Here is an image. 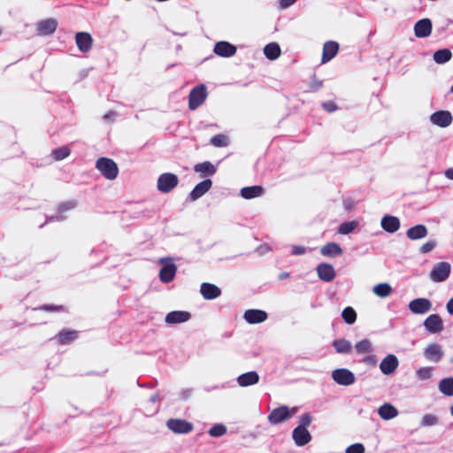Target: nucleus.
Returning <instances> with one entry per match:
<instances>
[{"instance_id":"46","label":"nucleus","mask_w":453,"mask_h":453,"mask_svg":"<svg viewBox=\"0 0 453 453\" xmlns=\"http://www.w3.org/2000/svg\"><path fill=\"white\" fill-rule=\"evenodd\" d=\"M438 423V418L437 416L434 414H426L422 418L421 425L423 426H435Z\"/></svg>"},{"instance_id":"57","label":"nucleus","mask_w":453,"mask_h":453,"mask_svg":"<svg viewBox=\"0 0 453 453\" xmlns=\"http://www.w3.org/2000/svg\"><path fill=\"white\" fill-rule=\"evenodd\" d=\"M365 362L366 363H371V364H375L376 363V359H375V357L374 356H368L366 357L365 359H364Z\"/></svg>"},{"instance_id":"17","label":"nucleus","mask_w":453,"mask_h":453,"mask_svg":"<svg viewBox=\"0 0 453 453\" xmlns=\"http://www.w3.org/2000/svg\"><path fill=\"white\" fill-rule=\"evenodd\" d=\"M432 33V22L429 19H422L414 26V34L418 38H425Z\"/></svg>"},{"instance_id":"12","label":"nucleus","mask_w":453,"mask_h":453,"mask_svg":"<svg viewBox=\"0 0 453 453\" xmlns=\"http://www.w3.org/2000/svg\"><path fill=\"white\" fill-rule=\"evenodd\" d=\"M424 357L431 362L438 363L443 357L441 346L438 343H430L424 350Z\"/></svg>"},{"instance_id":"3","label":"nucleus","mask_w":453,"mask_h":453,"mask_svg":"<svg viewBox=\"0 0 453 453\" xmlns=\"http://www.w3.org/2000/svg\"><path fill=\"white\" fill-rule=\"evenodd\" d=\"M206 86L202 84L193 88L188 96V108L192 111L198 108L206 99Z\"/></svg>"},{"instance_id":"18","label":"nucleus","mask_w":453,"mask_h":453,"mask_svg":"<svg viewBox=\"0 0 453 453\" xmlns=\"http://www.w3.org/2000/svg\"><path fill=\"white\" fill-rule=\"evenodd\" d=\"M212 186V181L210 179H205L195 186L189 194L192 201H196L208 192Z\"/></svg>"},{"instance_id":"58","label":"nucleus","mask_w":453,"mask_h":453,"mask_svg":"<svg viewBox=\"0 0 453 453\" xmlns=\"http://www.w3.org/2000/svg\"><path fill=\"white\" fill-rule=\"evenodd\" d=\"M288 277H289V273H283L279 275V279H280V280H283V279L288 278Z\"/></svg>"},{"instance_id":"28","label":"nucleus","mask_w":453,"mask_h":453,"mask_svg":"<svg viewBox=\"0 0 453 453\" xmlns=\"http://www.w3.org/2000/svg\"><path fill=\"white\" fill-rule=\"evenodd\" d=\"M428 230L424 225H416L409 228L406 232V235L410 240H418L427 235Z\"/></svg>"},{"instance_id":"50","label":"nucleus","mask_w":453,"mask_h":453,"mask_svg":"<svg viewBox=\"0 0 453 453\" xmlns=\"http://www.w3.org/2000/svg\"><path fill=\"white\" fill-rule=\"evenodd\" d=\"M311 423V416L310 413H304L300 417V425L298 427H304L306 428L309 426Z\"/></svg>"},{"instance_id":"27","label":"nucleus","mask_w":453,"mask_h":453,"mask_svg":"<svg viewBox=\"0 0 453 453\" xmlns=\"http://www.w3.org/2000/svg\"><path fill=\"white\" fill-rule=\"evenodd\" d=\"M320 253L324 257H334L337 256H341L343 253L341 246L336 242H327L324 246H322L320 250Z\"/></svg>"},{"instance_id":"15","label":"nucleus","mask_w":453,"mask_h":453,"mask_svg":"<svg viewBox=\"0 0 453 453\" xmlns=\"http://www.w3.org/2000/svg\"><path fill=\"white\" fill-rule=\"evenodd\" d=\"M236 47L225 41L218 42L214 46V52L220 57L230 58L236 53Z\"/></svg>"},{"instance_id":"42","label":"nucleus","mask_w":453,"mask_h":453,"mask_svg":"<svg viewBox=\"0 0 453 453\" xmlns=\"http://www.w3.org/2000/svg\"><path fill=\"white\" fill-rule=\"evenodd\" d=\"M208 433L211 437H220L226 433V427L222 424H216L210 428Z\"/></svg>"},{"instance_id":"6","label":"nucleus","mask_w":453,"mask_h":453,"mask_svg":"<svg viewBox=\"0 0 453 453\" xmlns=\"http://www.w3.org/2000/svg\"><path fill=\"white\" fill-rule=\"evenodd\" d=\"M333 380L342 386H349L355 382V376L352 372L345 368H340L333 371Z\"/></svg>"},{"instance_id":"7","label":"nucleus","mask_w":453,"mask_h":453,"mask_svg":"<svg viewBox=\"0 0 453 453\" xmlns=\"http://www.w3.org/2000/svg\"><path fill=\"white\" fill-rule=\"evenodd\" d=\"M58 27V21L55 19H46L39 21L36 25V35L46 36L52 35Z\"/></svg>"},{"instance_id":"39","label":"nucleus","mask_w":453,"mask_h":453,"mask_svg":"<svg viewBox=\"0 0 453 453\" xmlns=\"http://www.w3.org/2000/svg\"><path fill=\"white\" fill-rule=\"evenodd\" d=\"M71 153L68 146H62L52 150V157L55 160L59 161L67 157Z\"/></svg>"},{"instance_id":"32","label":"nucleus","mask_w":453,"mask_h":453,"mask_svg":"<svg viewBox=\"0 0 453 453\" xmlns=\"http://www.w3.org/2000/svg\"><path fill=\"white\" fill-rule=\"evenodd\" d=\"M78 337V332L75 330H62L58 334V341L60 344L65 345L72 342Z\"/></svg>"},{"instance_id":"26","label":"nucleus","mask_w":453,"mask_h":453,"mask_svg":"<svg viewBox=\"0 0 453 453\" xmlns=\"http://www.w3.org/2000/svg\"><path fill=\"white\" fill-rule=\"evenodd\" d=\"M259 381V375L257 372L251 371L241 374L237 378V382L241 387H249L257 384Z\"/></svg>"},{"instance_id":"21","label":"nucleus","mask_w":453,"mask_h":453,"mask_svg":"<svg viewBox=\"0 0 453 453\" xmlns=\"http://www.w3.org/2000/svg\"><path fill=\"white\" fill-rule=\"evenodd\" d=\"M244 319L249 324H257L264 322L267 319V313L262 310H247L243 315Z\"/></svg>"},{"instance_id":"40","label":"nucleus","mask_w":453,"mask_h":453,"mask_svg":"<svg viewBox=\"0 0 453 453\" xmlns=\"http://www.w3.org/2000/svg\"><path fill=\"white\" fill-rule=\"evenodd\" d=\"M342 317L347 324L351 325L357 320V312L352 307L349 306L343 309Z\"/></svg>"},{"instance_id":"29","label":"nucleus","mask_w":453,"mask_h":453,"mask_svg":"<svg viewBox=\"0 0 453 453\" xmlns=\"http://www.w3.org/2000/svg\"><path fill=\"white\" fill-rule=\"evenodd\" d=\"M240 193L244 199H252L261 196L264 193V188L258 185L244 187Z\"/></svg>"},{"instance_id":"19","label":"nucleus","mask_w":453,"mask_h":453,"mask_svg":"<svg viewBox=\"0 0 453 453\" xmlns=\"http://www.w3.org/2000/svg\"><path fill=\"white\" fill-rule=\"evenodd\" d=\"M292 438L297 446H304L311 441V435L306 428L296 426L293 430Z\"/></svg>"},{"instance_id":"31","label":"nucleus","mask_w":453,"mask_h":453,"mask_svg":"<svg viewBox=\"0 0 453 453\" xmlns=\"http://www.w3.org/2000/svg\"><path fill=\"white\" fill-rule=\"evenodd\" d=\"M281 53L280 45L277 42H270L264 48L265 56L270 60L277 59Z\"/></svg>"},{"instance_id":"52","label":"nucleus","mask_w":453,"mask_h":453,"mask_svg":"<svg viewBox=\"0 0 453 453\" xmlns=\"http://www.w3.org/2000/svg\"><path fill=\"white\" fill-rule=\"evenodd\" d=\"M435 246L436 242L434 241H428L420 247V251L424 254L428 253L433 250Z\"/></svg>"},{"instance_id":"11","label":"nucleus","mask_w":453,"mask_h":453,"mask_svg":"<svg viewBox=\"0 0 453 453\" xmlns=\"http://www.w3.org/2000/svg\"><path fill=\"white\" fill-rule=\"evenodd\" d=\"M75 42L80 51L88 52L93 45V38L87 32H78L75 35Z\"/></svg>"},{"instance_id":"51","label":"nucleus","mask_w":453,"mask_h":453,"mask_svg":"<svg viewBox=\"0 0 453 453\" xmlns=\"http://www.w3.org/2000/svg\"><path fill=\"white\" fill-rule=\"evenodd\" d=\"M322 108L327 112H334L338 109L337 104L331 100L324 102L322 104Z\"/></svg>"},{"instance_id":"49","label":"nucleus","mask_w":453,"mask_h":453,"mask_svg":"<svg viewBox=\"0 0 453 453\" xmlns=\"http://www.w3.org/2000/svg\"><path fill=\"white\" fill-rule=\"evenodd\" d=\"M345 453H365V447L362 443H354L346 449Z\"/></svg>"},{"instance_id":"55","label":"nucleus","mask_w":453,"mask_h":453,"mask_svg":"<svg viewBox=\"0 0 453 453\" xmlns=\"http://www.w3.org/2000/svg\"><path fill=\"white\" fill-rule=\"evenodd\" d=\"M446 309L449 314L453 316V297L449 300V302L446 304Z\"/></svg>"},{"instance_id":"35","label":"nucleus","mask_w":453,"mask_h":453,"mask_svg":"<svg viewBox=\"0 0 453 453\" xmlns=\"http://www.w3.org/2000/svg\"><path fill=\"white\" fill-rule=\"evenodd\" d=\"M452 58V53L449 49H441L434 53L433 58L437 64H444L449 61Z\"/></svg>"},{"instance_id":"60","label":"nucleus","mask_w":453,"mask_h":453,"mask_svg":"<svg viewBox=\"0 0 453 453\" xmlns=\"http://www.w3.org/2000/svg\"><path fill=\"white\" fill-rule=\"evenodd\" d=\"M165 260H166L165 258H161L160 263L163 264Z\"/></svg>"},{"instance_id":"45","label":"nucleus","mask_w":453,"mask_h":453,"mask_svg":"<svg viewBox=\"0 0 453 453\" xmlns=\"http://www.w3.org/2000/svg\"><path fill=\"white\" fill-rule=\"evenodd\" d=\"M323 87V81L313 75L311 82L308 85L309 92H317Z\"/></svg>"},{"instance_id":"34","label":"nucleus","mask_w":453,"mask_h":453,"mask_svg":"<svg viewBox=\"0 0 453 453\" xmlns=\"http://www.w3.org/2000/svg\"><path fill=\"white\" fill-rule=\"evenodd\" d=\"M194 170L204 175H213L216 173V167L209 161L196 164Z\"/></svg>"},{"instance_id":"4","label":"nucleus","mask_w":453,"mask_h":453,"mask_svg":"<svg viewBox=\"0 0 453 453\" xmlns=\"http://www.w3.org/2000/svg\"><path fill=\"white\" fill-rule=\"evenodd\" d=\"M451 272V265L448 262L437 263L430 273V279L434 282L445 281Z\"/></svg>"},{"instance_id":"53","label":"nucleus","mask_w":453,"mask_h":453,"mask_svg":"<svg viewBox=\"0 0 453 453\" xmlns=\"http://www.w3.org/2000/svg\"><path fill=\"white\" fill-rule=\"evenodd\" d=\"M305 252H306L305 247L297 246V245L293 246L292 251H291L292 255H295V256L303 255Z\"/></svg>"},{"instance_id":"61","label":"nucleus","mask_w":453,"mask_h":453,"mask_svg":"<svg viewBox=\"0 0 453 453\" xmlns=\"http://www.w3.org/2000/svg\"><path fill=\"white\" fill-rule=\"evenodd\" d=\"M151 399H152L153 402H155L156 401V396H152Z\"/></svg>"},{"instance_id":"56","label":"nucleus","mask_w":453,"mask_h":453,"mask_svg":"<svg viewBox=\"0 0 453 453\" xmlns=\"http://www.w3.org/2000/svg\"><path fill=\"white\" fill-rule=\"evenodd\" d=\"M444 176H445L447 179L453 180V168H448V169L444 172Z\"/></svg>"},{"instance_id":"63","label":"nucleus","mask_w":453,"mask_h":453,"mask_svg":"<svg viewBox=\"0 0 453 453\" xmlns=\"http://www.w3.org/2000/svg\"><path fill=\"white\" fill-rule=\"evenodd\" d=\"M450 360H451V363L453 364V357H451V359H450Z\"/></svg>"},{"instance_id":"2","label":"nucleus","mask_w":453,"mask_h":453,"mask_svg":"<svg viewBox=\"0 0 453 453\" xmlns=\"http://www.w3.org/2000/svg\"><path fill=\"white\" fill-rule=\"evenodd\" d=\"M179 183L178 176L172 173H165L159 175L157 182V189L162 193H170Z\"/></svg>"},{"instance_id":"1","label":"nucleus","mask_w":453,"mask_h":453,"mask_svg":"<svg viewBox=\"0 0 453 453\" xmlns=\"http://www.w3.org/2000/svg\"><path fill=\"white\" fill-rule=\"evenodd\" d=\"M96 169L107 180H115L119 174L117 164L109 157H99L96 162Z\"/></svg>"},{"instance_id":"5","label":"nucleus","mask_w":453,"mask_h":453,"mask_svg":"<svg viewBox=\"0 0 453 453\" xmlns=\"http://www.w3.org/2000/svg\"><path fill=\"white\" fill-rule=\"evenodd\" d=\"M166 426L174 434H188L194 429L191 422L180 418L168 419Z\"/></svg>"},{"instance_id":"36","label":"nucleus","mask_w":453,"mask_h":453,"mask_svg":"<svg viewBox=\"0 0 453 453\" xmlns=\"http://www.w3.org/2000/svg\"><path fill=\"white\" fill-rule=\"evenodd\" d=\"M439 390L447 396H453V377L442 379L439 382Z\"/></svg>"},{"instance_id":"9","label":"nucleus","mask_w":453,"mask_h":453,"mask_svg":"<svg viewBox=\"0 0 453 453\" xmlns=\"http://www.w3.org/2000/svg\"><path fill=\"white\" fill-rule=\"evenodd\" d=\"M432 308V303L427 298H416L409 303V309L414 314H424Z\"/></svg>"},{"instance_id":"24","label":"nucleus","mask_w":453,"mask_h":453,"mask_svg":"<svg viewBox=\"0 0 453 453\" xmlns=\"http://www.w3.org/2000/svg\"><path fill=\"white\" fill-rule=\"evenodd\" d=\"M177 272V266L173 263H170L162 266L159 271V279L164 283H169L173 280Z\"/></svg>"},{"instance_id":"14","label":"nucleus","mask_w":453,"mask_h":453,"mask_svg":"<svg viewBox=\"0 0 453 453\" xmlns=\"http://www.w3.org/2000/svg\"><path fill=\"white\" fill-rule=\"evenodd\" d=\"M453 118L448 111H438L431 115V121L441 127H447L452 123Z\"/></svg>"},{"instance_id":"43","label":"nucleus","mask_w":453,"mask_h":453,"mask_svg":"<svg viewBox=\"0 0 453 453\" xmlns=\"http://www.w3.org/2000/svg\"><path fill=\"white\" fill-rule=\"evenodd\" d=\"M357 226V222L356 221L345 222L339 226L338 232L342 234H348L353 232Z\"/></svg>"},{"instance_id":"38","label":"nucleus","mask_w":453,"mask_h":453,"mask_svg":"<svg viewBox=\"0 0 453 453\" xmlns=\"http://www.w3.org/2000/svg\"><path fill=\"white\" fill-rule=\"evenodd\" d=\"M211 144L218 148L226 147L229 144V138L226 134H219L211 137Z\"/></svg>"},{"instance_id":"25","label":"nucleus","mask_w":453,"mask_h":453,"mask_svg":"<svg viewBox=\"0 0 453 453\" xmlns=\"http://www.w3.org/2000/svg\"><path fill=\"white\" fill-rule=\"evenodd\" d=\"M381 227L388 233H395L400 228V220L395 216L386 215L381 219Z\"/></svg>"},{"instance_id":"30","label":"nucleus","mask_w":453,"mask_h":453,"mask_svg":"<svg viewBox=\"0 0 453 453\" xmlns=\"http://www.w3.org/2000/svg\"><path fill=\"white\" fill-rule=\"evenodd\" d=\"M378 414L382 419L389 420L395 418L398 415V411L392 404L384 403L379 408Z\"/></svg>"},{"instance_id":"23","label":"nucleus","mask_w":453,"mask_h":453,"mask_svg":"<svg viewBox=\"0 0 453 453\" xmlns=\"http://www.w3.org/2000/svg\"><path fill=\"white\" fill-rule=\"evenodd\" d=\"M191 318L188 311H174L166 314L165 321L167 324H179L188 321Z\"/></svg>"},{"instance_id":"16","label":"nucleus","mask_w":453,"mask_h":453,"mask_svg":"<svg viewBox=\"0 0 453 453\" xmlns=\"http://www.w3.org/2000/svg\"><path fill=\"white\" fill-rule=\"evenodd\" d=\"M319 278L326 282H330L335 278V270L334 266L327 263H321L317 266Z\"/></svg>"},{"instance_id":"20","label":"nucleus","mask_w":453,"mask_h":453,"mask_svg":"<svg viewBox=\"0 0 453 453\" xmlns=\"http://www.w3.org/2000/svg\"><path fill=\"white\" fill-rule=\"evenodd\" d=\"M200 292L206 300H212L221 295V289L214 284L203 282L201 285Z\"/></svg>"},{"instance_id":"47","label":"nucleus","mask_w":453,"mask_h":453,"mask_svg":"<svg viewBox=\"0 0 453 453\" xmlns=\"http://www.w3.org/2000/svg\"><path fill=\"white\" fill-rule=\"evenodd\" d=\"M38 310L57 312V311H65L66 308L64 305H53V304H43L38 308Z\"/></svg>"},{"instance_id":"41","label":"nucleus","mask_w":453,"mask_h":453,"mask_svg":"<svg viewBox=\"0 0 453 453\" xmlns=\"http://www.w3.org/2000/svg\"><path fill=\"white\" fill-rule=\"evenodd\" d=\"M355 350L357 354L369 353L372 350V343L368 339H363L356 343Z\"/></svg>"},{"instance_id":"37","label":"nucleus","mask_w":453,"mask_h":453,"mask_svg":"<svg viewBox=\"0 0 453 453\" xmlns=\"http://www.w3.org/2000/svg\"><path fill=\"white\" fill-rule=\"evenodd\" d=\"M373 293L380 297H387L392 292V288L388 283H380L373 287Z\"/></svg>"},{"instance_id":"44","label":"nucleus","mask_w":453,"mask_h":453,"mask_svg":"<svg viewBox=\"0 0 453 453\" xmlns=\"http://www.w3.org/2000/svg\"><path fill=\"white\" fill-rule=\"evenodd\" d=\"M77 206V202L75 200L66 201L61 203L58 207V212L59 214H64L68 211L73 210Z\"/></svg>"},{"instance_id":"54","label":"nucleus","mask_w":453,"mask_h":453,"mask_svg":"<svg viewBox=\"0 0 453 453\" xmlns=\"http://www.w3.org/2000/svg\"><path fill=\"white\" fill-rule=\"evenodd\" d=\"M296 0H280V6L281 9H286L294 4Z\"/></svg>"},{"instance_id":"59","label":"nucleus","mask_w":453,"mask_h":453,"mask_svg":"<svg viewBox=\"0 0 453 453\" xmlns=\"http://www.w3.org/2000/svg\"><path fill=\"white\" fill-rule=\"evenodd\" d=\"M450 414L453 416V404L450 407Z\"/></svg>"},{"instance_id":"62","label":"nucleus","mask_w":453,"mask_h":453,"mask_svg":"<svg viewBox=\"0 0 453 453\" xmlns=\"http://www.w3.org/2000/svg\"><path fill=\"white\" fill-rule=\"evenodd\" d=\"M450 91L453 93V85L451 86Z\"/></svg>"},{"instance_id":"48","label":"nucleus","mask_w":453,"mask_h":453,"mask_svg":"<svg viewBox=\"0 0 453 453\" xmlns=\"http://www.w3.org/2000/svg\"><path fill=\"white\" fill-rule=\"evenodd\" d=\"M432 367H421L417 371V376L420 380H428L432 377Z\"/></svg>"},{"instance_id":"10","label":"nucleus","mask_w":453,"mask_h":453,"mask_svg":"<svg viewBox=\"0 0 453 453\" xmlns=\"http://www.w3.org/2000/svg\"><path fill=\"white\" fill-rule=\"evenodd\" d=\"M398 365L399 361L397 357L393 354H388L381 360L380 369L384 375H390L395 372Z\"/></svg>"},{"instance_id":"13","label":"nucleus","mask_w":453,"mask_h":453,"mask_svg":"<svg viewBox=\"0 0 453 453\" xmlns=\"http://www.w3.org/2000/svg\"><path fill=\"white\" fill-rule=\"evenodd\" d=\"M424 326L428 332L436 334L443 330V322L438 314H431L425 319Z\"/></svg>"},{"instance_id":"33","label":"nucleus","mask_w":453,"mask_h":453,"mask_svg":"<svg viewBox=\"0 0 453 453\" xmlns=\"http://www.w3.org/2000/svg\"><path fill=\"white\" fill-rule=\"evenodd\" d=\"M333 346L335 350L340 354H349L352 350V346L349 341L341 338L334 340L333 342Z\"/></svg>"},{"instance_id":"8","label":"nucleus","mask_w":453,"mask_h":453,"mask_svg":"<svg viewBox=\"0 0 453 453\" xmlns=\"http://www.w3.org/2000/svg\"><path fill=\"white\" fill-rule=\"evenodd\" d=\"M291 417L288 407L280 406L273 409L268 415V420L272 425H277Z\"/></svg>"},{"instance_id":"22","label":"nucleus","mask_w":453,"mask_h":453,"mask_svg":"<svg viewBox=\"0 0 453 453\" xmlns=\"http://www.w3.org/2000/svg\"><path fill=\"white\" fill-rule=\"evenodd\" d=\"M339 50V44L334 41H328L324 43L322 53V63H326L334 58Z\"/></svg>"}]
</instances>
